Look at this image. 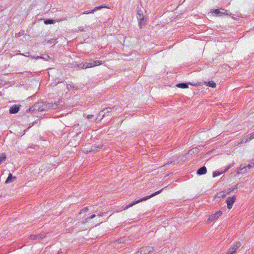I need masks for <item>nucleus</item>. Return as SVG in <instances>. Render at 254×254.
Wrapping results in <instances>:
<instances>
[{"instance_id":"obj_1","label":"nucleus","mask_w":254,"mask_h":254,"mask_svg":"<svg viewBox=\"0 0 254 254\" xmlns=\"http://www.w3.org/2000/svg\"><path fill=\"white\" fill-rule=\"evenodd\" d=\"M162 190H163V189L160 190H158L157 191H156L155 192L151 194L150 195H148V196H147L146 197L142 198L141 199H139L138 200H136V201H134L132 202V203H129V204L126 205L124 207V210H126V209H128V208H129L130 207L132 206L133 205H135V204H137V203H138L139 202H141L142 201H145V200H147V199H149V198H151V197H153V196H154L159 194L160 193H161L162 192Z\"/></svg>"},{"instance_id":"obj_2","label":"nucleus","mask_w":254,"mask_h":254,"mask_svg":"<svg viewBox=\"0 0 254 254\" xmlns=\"http://www.w3.org/2000/svg\"><path fill=\"white\" fill-rule=\"evenodd\" d=\"M211 12L214 13L215 16L218 17H222L223 16L230 15L231 13L228 12V11L225 10L224 9L221 8L220 9H217L213 10Z\"/></svg>"},{"instance_id":"obj_3","label":"nucleus","mask_w":254,"mask_h":254,"mask_svg":"<svg viewBox=\"0 0 254 254\" xmlns=\"http://www.w3.org/2000/svg\"><path fill=\"white\" fill-rule=\"evenodd\" d=\"M154 251V249L153 247L147 246L141 248L135 254H151Z\"/></svg>"},{"instance_id":"obj_4","label":"nucleus","mask_w":254,"mask_h":254,"mask_svg":"<svg viewBox=\"0 0 254 254\" xmlns=\"http://www.w3.org/2000/svg\"><path fill=\"white\" fill-rule=\"evenodd\" d=\"M112 109L111 108H106L104 109L103 110L99 112V116H101V118L100 120H101L104 117L106 116H111V112Z\"/></svg>"},{"instance_id":"obj_5","label":"nucleus","mask_w":254,"mask_h":254,"mask_svg":"<svg viewBox=\"0 0 254 254\" xmlns=\"http://www.w3.org/2000/svg\"><path fill=\"white\" fill-rule=\"evenodd\" d=\"M236 197L235 195L227 198L226 203L228 209H231L232 208L233 205L236 201Z\"/></svg>"},{"instance_id":"obj_6","label":"nucleus","mask_w":254,"mask_h":254,"mask_svg":"<svg viewBox=\"0 0 254 254\" xmlns=\"http://www.w3.org/2000/svg\"><path fill=\"white\" fill-rule=\"evenodd\" d=\"M253 167H254V159L252 160L251 161V163L249 164L246 166H243L242 167V166H241L238 168V170L237 171V174H240V173H242V172L241 171L246 169L247 168H248L249 169H251V168H252Z\"/></svg>"},{"instance_id":"obj_7","label":"nucleus","mask_w":254,"mask_h":254,"mask_svg":"<svg viewBox=\"0 0 254 254\" xmlns=\"http://www.w3.org/2000/svg\"><path fill=\"white\" fill-rule=\"evenodd\" d=\"M241 245V244L240 242H236L234 244L233 247L229 249L228 253L229 254H233L236 252L237 249L240 247Z\"/></svg>"},{"instance_id":"obj_8","label":"nucleus","mask_w":254,"mask_h":254,"mask_svg":"<svg viewBox=\"0 0 254 254\" xmlns=\"http://www.w3.org/2000/svg\"><path fill=\"white\" fill-rule=\"evenodd\" d=\"M222 213L221 211H218L215 213L212 214L208 218L207 222L211 223L213 221L216 220L219 216L222 215Z\"/></svg>"},{"instance_id":"obj_9","label":"nucleus","mask_w":254,"mask_h":254,"mask_svg":"<svg viewBox=\"0 0 254 254\" xmlns=\"http://www.w3.org/2000/svg\"><path fill=\"white\" fill-rule=\"evenodd\" d=\"M36 111L40 112V102L36 103L33 106L26 110V112H35Z\"/></svg>"},{"instance_id":"obj_10","label":"nucleus","mask_w":254,"mask_h":254,"mask_svg":"<svg viewBox=\"0 0 254 254\" xmlns=\"http://www.w3.org/2000/svg\"><path fill=\"white\" fill-rule=\"evenodd\" d=\"M21 105H13L9 109V112L10 114H14L17 113L20 109Z\"/></svg>"},{"instance_id":"obj_11","label":"nucleus","mask_w":254,"mask_h":254,"mask_svg":"<svg viewBox=\"0 0 254 254\" xmlns=\"http://www.w3.org/2000/svg\"><path fill=\"white\" fill-rule=\"evenodd\" d=\"M101 64L102 62L100 61H93L91 63H86V67L87 68L94 67L96 65H100Z\"/></svg>"},{"instance_id":"obj_12","label":"nucleus","mask_w":254,"mask_h":254,"mask_svg":"<svg viewBox=\"0 0 254 254\" xmlns=\"http://www.w3.org/2000/svg\"><path fill=\"white\" fill-rule=\"evenodd\" d=\"M45 237V235L42 234L38 235H31L29 236V239L31 240H41Z\"/></svg>"},{"instance_id":"obj_13","label":"nucleus","mask_w":254,"mask_h":254,"mask_svg":"<svg viewBox=\"0 0 254 254\" xmlns=\"http://www.w3.org/2000/svg\"><path fill=\"white\" fill-rule=\"evenodd\" d=\"M16 179V177L15 176L13 177L11 173L8 174V177L7 178L5 183L9 184L12 183L13 181H15Z\"/></svg>"},{"instance_id":"obj_14","label":"nucleus","mask_w":254,"mask_h":254,"mask_svg":"<svg viewBox=\"0 0 254 254\" xmlns=\"http://www.w3.org/2000/svg\"><path fill=\"white\" fill-rule=\"evenodd\" d=\"M47 104V110L48 109H56L58 107V105L55 103H48Z\"/></svg>"},{"instance_id":"obj_15","label":"nucleus","mask_w":254,"mask_h":254,"mask_svg":"<svg viewBox=\"0 0 254 254\" xmlns=\"http://www.w3.org/2000/svg\"><path fill=\"white\" fill-rule=\"evenodd\" d=\"M207 172V169L205 166L200 168L197 171V174L201 175L206 174Z\"/></svg>"},{"instance_id":"obj_16","label":"nucleus","mask_w":254,"mask_h":254,"mask_svg":"<svg viewBox=\"0 0 254 254\" xmlns=\"http://www.w3.org/2000/svg\"><path fill=\"white\" fill-rule=\"evenodd\" d=\"M102 147L103 146L101 145L92 146L91 149L87 152H98Z\"/></svg>"},{"instance_id":"obj_17","label":"nucleus","mask_w":254,"mask_h":254,"mask_svg":"<svg viewBox=\"0 0 254 254\" xmlns=\"http://www.w3.org/2000/svg\"><path fill=\"white\" fill-rule=\"evenodd\" d=\"M237 187L236 186L233 188L232 189H228L226 190H225L223 191V193H226L227 194L230 193L231 191H233L235 193H236L237 192Z\"/></svg>"},{"instance_id":"obj_18","label":"nucleus","mask_w":254,"mask_h":254,"mask_svg":"<svg viewBox=\"0 0 254 254\" xmlns=\"http://www.w3.org/2000/svg\"><path fill=\"white\" fill-rule=\"evenodd\" d=\"M226 194H227L226 193H223V191L218 192L217 193L216 195L215 196V199H217V198L220 199L221 197L224 198L226 196ZM216 200L217 201L218 200L216 199Z\"/></svg>"},{"instance_id":"obj_19","label":"nucleus","mask_w":254,"mask_h":254,"mask_svg":"<svg viewBox=\"0 0 254 254\" xmlns=\"http://www.w3.org/2000/svg\"><path fill=\"white\" fill-rule=\"evenodd\" d=\"M144 16L143 14V11L141 9H139L137 11V18L138 20H141Z\"/></svg>"},{"instance_id":"obj_20","label":"nucleus","mask_w":254,"mask_h":254,"mask_svg":"<svg viewBox=\"0 0 254 254\" xmlns=\"http://www.w3.org/2000/svg\"><path fill=\"white\" fill-rule=\"evenodd\" d=\"M40 112L47 110V104L42 102H40Z\"/></svg>"},{"instance_id":"obj_21","label":"nucleus","mask_w":254,"mask_h":254,"mask_svg":"<svg viewBox=\"0 0 254 254\" xmlns=\"http://www.w3.org/2000/svg\"><path fill=\"white\" fill-rule=\"evenodd\" d=\"M177 86L181 88H187L188 87V84L187 83H180L177 84Z\"/></svg>"},{"instance_id":"obj_22","label":"nucleus","mask_w":254,"mask_h":254,"mask_svg":"<svg viewBox=\"0 0 254 254\" xmlns=\"http://www.w3.org/2000/svg\"><path fill=\"white\" fill-rule=\"evenodd\" d=\"M198 152V149L197 148H193L188 151L189 154H197Z\"/></svg>"},{"instance_id":"obj_23","label":"nucleus","mask_w":254,"mask_h":254,"mask_svg":"<svg viewBox=\"0 0 254 254\" xmlns=\"http://www.w3.org/2000/svg\"><path fill=\"white\" fill-rule=\"evenodd\" d=\"M44 23L46 25L54 24L55 23V20L51 19H47L44 20Z\"/></svg>"},{"instance_id":"obj_24","label":"nucleus","mask_w":254,"mask_h":254,"mask_svg":"<svg viewBox=\"0 0 254 254\" xmlns=\"http://www.w3.org/2000/svg\"><path fill=\"white\" fill-rule=\"evenodd\" d=\"M206 85L208 86L212 87V88H215L216 86V83L213 81H208Z\"/></svg>"},{"instance_id":"obj_25","label":"nucleus","mask_w":254,"mask_h":254,"mask_svg":"<svg viewBox=\"0 0 254 254\" xmlns=\"http://www.w3.org/2000/svg\"><path fill=\"white\" fill-rule=\"evenodd\" d=\"M106 7H107V6H105H105L101 5V6H97V7H95L93 10H92L91 12H94L98 10H100V9H102V8H106Z\"/></svg>"},{"instance_id":"obj_26","label":"nucleus","mask_w":254,"mask_h":254,"mask_svg":"<svg viewBox=\"0 0 254 254\" xmlns=\"http://www.w3.org/2000/svg\"><path fill=\"white\" fill-rule=\"evenodd\" d=\"M6 158V156L5 153H2L1 156H0V164L2 163L3 161H5Z\"/></svg>"},{"instance_id":"obj_27","label":"nucleus","mask_w":254,"mask_h":254,"mask_svg":"<svg viewBox=\"0 0 254 254\" xmlns=\"http://www.w3.org/2000/svg\"><path fill=\"white\" fill-rule=\"evenodd\" d=\"M139 25L140 28L142 27V26L144 25L145 23V18H143L141 20H138Z\"/></svg>"},{"instance_id":"obj_28","label":"nucleus","mask_w":254,"mask_h":254,"mask_svg":"<svg viewBox=\"0 0 254 254\" xmlns=\"http://www.w3.org/2000/svg\"><path fill=\"white\" fill-rule=\"evenodd\" d=\"M37 59H42L45 61H48L50 59V57L47 55H45L44 56L37 57Z\"/></svg>"},{"instance_id":"obj_29","label":"nucleus","mask_w":254,"mask_h":254,"mask_svg":"<svg viewBox=\"0 0 254 254\" xmlns=\"http://www.w3.org/2000/svg\"><path fill=\"white\" fill-rule=\"evenodd\" d=\"M77 65L78 66V67L81 68H83V69H85L86 68V63L84 64L83 63H81L79 64H77Z\"/></svg>"},{"instance_id":"obj_30","label":"nucleus","mask_w":254,"mask_h":254,"mask_svg":"<svg viewBox=\"0 0 254 254\" xmlns=\"http://www.w3.org/2000/svg\"><path fill=\"white\" fill-rule=\"evenodd\" d=\"M248 136L249 137L245 141V142H247L248 141L251 140V139L254 138V133H251L249 135H248Z\"/></svg>"},{"instance_id":"obj_31","label":"nucleus","mask_w":254,"mask_h":254,"mask_svg":"<svg viewBox=\"0 0 254 254\" xmlns=\"http://www.w3.org/2000/svg\"><path fill=\"white\" fill-rule=\"evenodd\" d=\"M30 73L31 72L30 71H24L23 72H19L18 73V74H22L25 76H28L30 74Z\"/></svg>"},{"instance_id":"obj_32","label":"nucleus","mask_w":254,"mask_h":254,"mask_svg":"<svg viewBox=\"0 0 254 254\" xmlns=\"http://www.w3.org/2000/svg\"><path fill=\"white\" fill-rule=\"evenodd\" d=\"M221 174L219 172L215 171L213 173V177H215L216 176H218Z\"/></svg>"},{"instance_id":"obj_33","label":"nucleus","mask_w":254,"mask_h":254,"mask_svg":"<svg viewBox=\"0 0 254 254\" xmlns=\"http://www.w3.org/2000/svg\"><path fill=\"white\" fill-rule=\"evenodd\" d=\"M24 31H22L20 32L19 33L16 34H15V37L17 38V37L20 36L21 35H23L24 34Z\"/></svg>"},{"instance_id":"obj_34","label":"nucleus","mask_w":254,"mask_h":254,"mask_svg":"<svg viewBox=\"0 0 254 254\" xmlns=\"http://www.w3.org/2000/svg\"><path fill=\"white\" fill-rule=\"evenodd\" d=\"M93 13L94 12H91V11H84L81 13V14H89V13Z\"/></svg>"},{"instance_id":"obj_35","label":"nucleus","mask_w":254,"mask_h":254,"mask_svg":"<svg viewBox=\"0 0 254 254\" xmlns=\"http://www.w3.org/2000/svg\"><path fill=\"white\" fill-rule=\"evenodd\" d=\"M96 216V215L95 214H92L90 216H89V217H88L87 218H86V219H93Z\"/></svg>"},{"instance_id":"obj_36","label":"nucleus","mask_w":254,"mask_h":254,"mask_svg":"<svg viewBox=\"0 0 254 254\" xmlns=\"http://www.w3.org/2000/svg\"><path fill=\"white\" fill-rule=\"evenodd\" d=\"M88 210V207H86L81 211V213H82V212L84 213V212L87 211Z\"/></svg>"},{"instance_id":"obj_37","label":"nucleus","mask_w":254,"mask_h":254,"mask_svg":"<svg viewBox=\"0 0 254 254\" xmlns=\"http://www.w3.org/2000/svg\"><path fill=\"white\" fill-rule=\"evenodd\" d=\"M234 162H233L232 164H230L227 167L229 169L230 168L234 166Z\"/></svg>"},{"instance_id":"obj_38","label":"nucleus","mask_w":254,"mask_h":254,"mask_svg":"<svg viewBox=\"0 0 254 254\" xmlns=\"http://www.w3.org/2000/svg\"><path fill=\"white\" fill-rule=\"evenodd\" d=\"M93 117V115H88L87 116V118L88 119H91Z\"/></svg>"},{"instance_id":"obj_39","label":"nucleus","mask_w":254,"mask_h":254,"mask_svg":"<svg viewBox=\"0 0 254 254\" xmlns=\"http://www.w3.org/2000/svg\"><path fill=\"white\" fill-rule=\"evenodd\" d=\"M102 116H99V113L98 114V116L97 117V119L96 120H98L99 121H100L101 120H100V119L101 118Z\"/></svg>"},{"instance_id":"obj_40","label":"nucleus","mask_w":254,"mask_h":254,"mask_svg":"<svg viewBox=\"0 0 254 254\" xmlns=\"http://www.w3.org/2000/svg\"><path fill=\"white\" fill-rule=\"evenodd\" d=\"M16 55H23V56H27V55L24 54H21V53H19V54H17ZM28 56H27L28 57Z\"/></svg>"},{"instance_id":"obj_41","label":"nucleus","mask_w":254,"mask_h":254,"mask_svg":"<svg viewBox=\"0 0 254 254\" xmlns=\"http://www.w3.org/2000/svg\"><path fill=\"white\" fill-rule=\"evenodd\" d=\"M118 241H119V243H124V241H122V239L119 240H118Z\"/></svg>"},{"instance_id":"obj_42","label":"nucleus","mask_w":254,"mask_h":254,"mask_svg":"<svg viewBox=\"0 0 254 254\" xmlns=\"http://www.w3.org/2000/svg\"><path fill=\"white\" fill-rule=\"evenodd\" d=\"M228 170H229V169L227 167H226L224 170V172H225L227 171Z\"/></svg>"},{"instance_id":"obj_43","label":"nucleus","mask_w":254,"mask_h":254,"mask_svg":"<svg viewBox=\"0 0 254 254\" xmlns=\"http://www.w3.org/2000/svg\"><path fill=\"white\" fill-rule=\"evenodd\" d=\"M79 30H80V31H83V30L82 29H79Z\"/></svg>"},{"instance_id":"obj_44","label":"nucleus","mask_w":254,"mask_h":254,"mask_svg":"<svg viewBox=\"0 0 254 254\" xmlns=\"http://www.w3.org/2000/svg\"><path fill=\"white\" fill-rule=\"evenodd\" d=\"M227 254H229L227 252Z\"/></svg>"}]
</instances>
